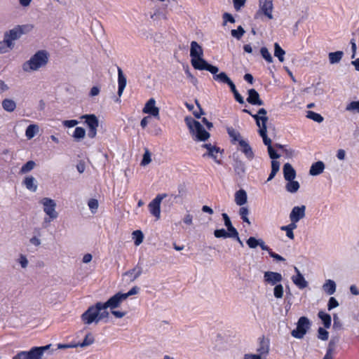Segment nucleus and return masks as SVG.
Returning a JSON list of instances; mask_svg holds the SVG:
<instances>
[{"label": "nucleus", "mask_w": 359, "mask_h": 359, "mask_svg": "<svg viewBox=\"0 0 359 359\" xmlns=\"http://www.w3.org/2000/svg\"><path fill=\"white\" fill-rule=\"evenodd\" d=\"M190 57L191 64L195 69L205 70L210 73L216 72L217 67L209 63L203 57V48L195 41L191 42Z\"/></svg>", "instance_id": "f257e3e1"}, {"label": "nucleus", "mask_w": 359, "mask_h": 359, "mask_svg": "<svg viewBox=\"0 0 359 359\" xmlns=\"http://www.w3.org/2000/svg\"><path fill=\"white\" fill-rule=\"evenodd\" d=\"M49 59V54L45 50H41L36 52L29 60L22 64V69L26 72L36 71L40 68L45 67Z\"/></svg>", "instance_id": "f03ea898"}, {"label": "nucleus", "mask_w": 359, "mask_h": 359, "mask_svg": "<svg viewBox=\"0 0 359 359\" xmlns=\"http://www.w3.org/2000/svg\"><path fill=\"white\" fill-rule=\"evenodd\" d=\"M184 122L189 130V133L194 137L195 141L205 142L208 140L210 134L201 123L191 116H186Z\"/></svg>", "instance_id": "7ed1b4c3"}, {"label": "nucleus", "mask_w": 359, "mask_h": 359, "mask_svg": "<svg viewBox=\"0 0 359 359\" xmlns=\"http://www.w3.org/2000/svg\"><path fill=\"white\" fill-rule=\"evenodd\" d=\"M53 349L52 344L42 346H33L29 351H22L18 353L13 359H43L44 354H52Z\"/></svg>", "instance_id": "20e7f679"}, {"label": "nucleus", "mask_w": 359, "mask_h": 359, "mask_svg": "<svg viewBox=\"0 0 359 359\" xmlns=\"http://www.w3.org/2000/svg\"><path fill=\"white\" fill-rule=\"evenodd\" d=\"M101 302H98L94 305L88 308V309L83 313L81 316V320L86 325H90L93 323H98V311L102 310Z\"/></svg>", "instance_id": "39448f33"}, {"label": "nucleus", "mask_w": 359, "mask_h": 359, "mask_svg": "<svg viewBox=\"0 0 359 359\" xmlns=\"http://www.w3.org/2000/svg\"><path fill=\"white\" fill-rule=\"evenodd\" d=\"M311 323L306 316H302L297 323V327L291 332V334L296 339H302L310 329Z\"/></svg>", "instance_id": "423d86ee"}, {"label": "nucleus", "mask_w": 359, "mask_h": 359, "mask_svg": "<svg viewBox=\"0 0 359 359\" xmlns=\"http://www.w3.org/2000/svg\"><path fill=\"white\" fill-rule=\"evenodd\" d=\"M29 25H17L12 29H10L8 32H6L4 34V39H7L8 43L10 46H13L14 47V43L13 41L17 40L21 37V36L25 34L27 32L29 31Z\"/></svg>", "instance_id": "0eeeda50"}, {"label": "nucleus", "mask_w": 359, "mask_h": 359, "mask_svg": "<svg viewBox=\"0 0 359 359\" xmlns=\"http://www.w3.org/2000/svg\"><path fill=\"white\" fill-rule=\"evenodd\" d=\"M81 119H84V123L88 128V136L90 138L95 137L97 135V128L99 126V120L97 117L93 114H83L80 117Z\"/></svg>", "instance_id": "6e6552de"}, {"label": "nucleus", "mask_w": 359, "mask_h": 359, "mask_svg": "<svg viewBox=\"0 0 359 359\" xmlns=\"http://www.w3.org/2000/svg\"><path fill=\"white\" fill-rule=\"evenodd\" d=\"M218 72H219V68L217 67L215 72H211V74L213 76L214 80H215L219 83L227 84L229 86L230 90L233 94L235 93V92H237L238 90L236 89V85L231 81V79L228 76L226 73L224 72H221L220 73L218 74Z\"/></svg>", "instance_id": "1a4fd4ad"}, {"label": "nucleus", "mask_w": 359, "mask_h": 359, "mask_svg": "<svg viewBox=\"0 0 359 359\" xmlns=\"http://www.w3.org/2000/svg\"><path fill=\"white\" fill-rule=\"evenodd\" d=\"M167 196L166 194H158L149 204L148 207L150 213L157 219L161 216V203L163 198Z\"/></svg>", "instance_id": "9d476101"}, {"label": "nucleus", "mask_w": 359, "mask_h": 359, "mask_svg": "<svg viewBox=\"0 0 359 359\" xmlns=\"http://www.w3.org/2000/svg\"><path fill=\"white\" fill-rule=\"evenodd\" d=\"M124 300L126 299L123 297V293L118 292L111 297L107 302H101V306L103 309H107L108 308H110L111 310H113L119 307L121 302Z\"/></svg>", "instance_id": "9b49d317"}, {"label": "nucleus", "mask_w": 359, "mask_h": 359, "mask_svg": "<svg viewBox=\"0 0 359 359\" xmlns=\"http://www.w3.org/2000/svg\"><path fill=\"white\" fill-rule=\"evenodd\" d=\"M41 203L43 205V211L49 216L51 220L57 217L58 214L55 211L56 203L54 200L49 198H43Z\"/></svg>", "instance_id": "f8f14e48"}, {"label": "nucleus", "mask_w": 359, "mask_h": 359, "mask_svg": "<svg viewBox=\"0 0 359 359\" xmlns=\"http://www.w3.org/2000/svg\"><path fill=\"white\" fill-rule=\"evenodd\" d=\"M233 160V167L235 173L242 178L245 174V164L240 158V155L238 152H234L230 156Z\"/></svg>", "instance_id": "ddd939ff"}, {"label": "nucleus", "mask_w": 359, "mask_h": 359, "mask_svg": "<svg viewBox=\"0 0 359 359\" xmlns=\"http://www.w3.org/2000/svg\"><path fill=\"white\" fill-rule=\"evenodd\" d=\"M142 111L144 114H147L159 119V108L156 106V100L153 97L150 98L146 102Z\"/></svg>", "instance_id": "4468645a"}, {"label": "nucleus", "mask_w": 359, "mask_h": 359, "mask_svg": "<svg viewBox=\"0 0 359 359\" xmlns=\"http://www.w3.org/2000/svg\"><path fill=\"white\" fill-rule=\"evenodd\" d=\"M283 280L281 273L274 271H265L264 273V281L271 285H275Z\"/></svg>", "instance_id": "2eb2a0df"}, {"label": "nucleus", "mask_w": 359, "mask_h": 359, "mask_svg": "<svg viewBox=\"0 0 359 359\" xmlns=\"http://www.w3.org/2000/svg\"><path fill=\"white\" fill-rule=\"evenodd\" d=\"M202 147L207 149V152L203 155V157L208 156L212 158L217 163H221V161L217 159V154L220 152L219 147L212 145L211 144H203Z\"/></svg>", "instance_id": "dca6fc26"}, {"label": "nucleus", "mask_w": 359, "mask_h": 359, "mask_svg": "<svg viewBox=\"0 0 359 359\" xmlns=\"http://www.w3.org/2000/svg\"><path fill=\"white\" fill-rule=\"evenodd\" d=\"M248 97H247V102L252 105H264V101L260 98L259 93L254 88L249 89L248 90Z\"/></svg>", "instance_id": "f3484780"}, {"label": "nucleus", "mask_w": 359, "mask_h": 359, "mask_svg": "<svg viewBox=\"0 0 359 359\" xmlns=\"http://www.w3.org/2000/svg\"><path fill=\"white\" fill-rule=\"evenodd\" d=\"M259 2L261 12L269 19H273V0H259Z\"/></svg>", "instance_id": "a211bd4d"}, {"label": "nucleus", "mask_w": 359, "mask_h": 359, "mask_svg": "<svg viewBox=\"0 0 359 359\" xmlns=\"http://www.w3.org/2000/svg\"><path fill=\"white\" fill-rule=\"evenodd\" d=\"M305 211L306 206L304 205L301 206H294L290 213V219L299 222L305 217Z\"/></svg>", "instance_id": "6ab92c4d"}, {"label": "nucleus", "mask_w": 359, "mask_h": 359, "mask_svg": "<svg viewBox=\"0 0 359 359\" xmlns=\"http://www.w3.org/2000/svg\"><path fill=\"white\" fill-rule=\"evenodd\" d=\"M294 270L297 273L296 276L292 277L293 283L299 288L304 289L308 286V282L305 280L304 276L301 273L299 270L294 267Z\"/></svg>", "instance_id": "aec40b11"}, {"label": "nucleus", "mask_w": 359, "mask_h": 359, "mask_svg": "<svg viewBox=\"0 0 359 359\" xmlns=\"http://www.w3.org/2000/svg\"><path fill=\"white\" fill-rule=\"evenodd\" d=\"M238 144L241 147V151L245 154L246 158L250 161L252 160L255 157V154L248 142L244 140H240Z\"/></svg>", "instance_id": "412c9836"}, {"label": "nucleus", "mask_w": 359, "mask_h": 359, "mask_svg": "<svg viewBox=\"0 0 359 359\" xmlns=\"http://www.w3.org/2000/svg\"><path fill=\"white\" fill-rule=\"evenodd\" d=\"M127 80L122 69L118 67V95L121 97L126 86Z\"/></svg>", "instance_id": "4be33fe9"}, {"label": "nucleus", "mask_w": 359, "mask_h": 359, "mask_svg": "<svg viewBox=\"0 0 359 359\" xmlns=\"http://www.w3.org/2000/svg\"><path fill=\"white\" fill-rule=\"evenodd\" d=\"M283 176L286 181H290V180H294L296 177V170L294 169L292 165L286 163L284 164L283 168Z\"/></svg>", "instance_id": "5701e85b"}, {"label": "nucleus", "mask_w": 359, "mask_h": 359, "mask_svg": "<svg viewBox=\"0 0 359 359\" xmlns=\"http://www.w3.org/2000/svg\"><path fill=\"white\" fill-rule=\"evenodd\" d=\"M325 165V163L318 161L313 163L309 170V175L311 176H318L323 172Z\"/></svg>", "instance_id": "b1692460"}, {"label": "nucleus", "mask_w": 359, "mask_h": 359, "mask_svg": "<svg viewBox=\"0 0 359 359\" xmlns=\"http://www.w3.org/2000/svg\"><path fill=\"white\" fill-rule=\"evenodd\" d=\"M269 351V341L266 339L264 337L259 339V346L257 349V351L259 353L257 355H260L262 357V355H267Z\"/></svg>", "instance_id": "393cba45"}, {"label": "nucleus", "mask_w": 359, "mask_h": 359, "mask_svg": "<svg viewBox=\"0 0 359 359\" xmlns=\"http://www.w3.org/2000/svg\"><path fill=\"white\" fill-rule=\"evenodd\" d=\"M247 201L248 195L244 189H241L235 193V202L238 205L242 206L245 205Z\"/></svg>", "instance_id": "a878e982"}, {"label": "nucleus", "mask_w": 359, "mask_h": 359, "mask_svg": "<svg viewBox=\"0 0 359 359\" xmlns=\"http://www.w3.org/2000/svg\"><path fill=\"white\" fill-rule=\"evenodd\" d=\"M266 114H267V111L264 108H260L258 110L257 114H252L251 116L255 119V121L256 122V125L257 126H259L260 123H263L264 118H265L266 121L269 120L268 117L266 116Z\"/></svg>", "instance_id": "bb28decb"}, {"label": "nucleus", "mask_w": 359, "mask_h": 359, "mask_svg": "<svg viewBox=\"0 0 359 359\" xmlns=\"http://www.w3.org/2000/svg\"><path fill=\"white\" fill-rule=\"evenodd\" d=\"M23 184L31 191L35 192L37 189L36 180L33 176H27L23 180Z\"/></svg>", "instance_id": "cd10ccee"}, {"label": "nucleus", "mask_w": 359, "mask_h": 359, "mask_svg": "<svg viewBox=\"0 0 359 359\" xmlns=\"http://www.w3.org/2000/svg\"><path fill=\"white\" fill-rule=\"evenodd\" d=\"M178 194H171V197H173V200L176 203H182V199L186 195L187 189L186 186L183 184H181L177 187Z\"/></svg>", "instance_id": "c85d7f7f"}, {"label": "nucleus", "mask_w": 359, "mask_h": 359, "mask_svg": "<svg viewBox=\"0 0 359 359\" xmlns=\"http://www.w3.org/2000/svg\"><path fill=\"white\" fill-rule=\"evenodd\" d=\"M318 317L321 320L322 323L325 328H330L332 324L331 316L323 311L318 313Z\"/></svg>", "instance_id": "c756f323"}, {"label": "nucleus", "mask_w": 359, "mask_h": 359, "mask_svg": "<svg viewBox=\"0 0 359 359\" xmlns=\"http://www.w3.org/2000/svg\"><path fill=\"white\" fill-rule=\"evenodd\" d=\"M323 289L327 294L332 295L336 292V283L332 280H327L323 285Z\"/></svg>", "instance_id": "7c9ffc66"}, {"label": "nucleus", "mask_w": 359, "mask_h": 359, "mask_svg": "<svg viewBox=\"0 0 359 359\" xmlns=\"http://www.w3.org/2000/svg\"><path fill=\"white\" fill-rule=\"evenodd\" d=\"M344 55V52L341 50H337L335 52H331L328 54L330 63L332 65L339 63Z\"/></svg>", "instance_id": "2f4dec72"}, {"label": "nucleus", "mask_w": 359, "mask_h": 359, "mask_svg": "<svg viewBox=\"0 0 359 359\" xmlns=\"http://www.w3.org/2000/svg\"><path fill=\"white\" fill-rule=\"evenodd\" d=\"M39 131V127L36 124H30L25 130V135L28 140L32 139Z\"/></svg>", "instance_id": "473e14b6"}, {"label": "nucleus", "mask_w": 359, "mask_h": 359, "mask_svg": "<svg viewBox=\"0 0 359 359\" xmlns=\"http://www.w3.org/2000/svg\"><path fill=\"white\" fill-rule=\"evenodd\" d=\"M142 273V269L138 264L134 267L133 269L127 271L123 273V276H132L134 274L133 277L131 278L130 281H134L137 278L140 276Z\"/></svg>", "instance_id": "72a5a7b5"}, {"label": "nucleus", "mask_w": 359, "mask_h": 359, "mask_svg": "<svg viewBox=\"0 0 359 359\" xmlns=\"http://www.w3.org/2000/svg\"><path fill=\"white\" fill-rule=\"evenodd\" d=\"M2 107L8 112H13L16 108V103L11 99L6 98L2 101Z\"/></svg>", "instance_id": "f704fd0d"}, {"label": "nucleus", "mask_w": 359, "mask_h": 359, "mask_svg": "<svg viewBox=\"0 0 359 359\" xmlns=\"http://www.w3.org/2000/svg\"><path fill=\"white\" fill-rule=\"evenodd\" d=\"M299 183L294 180L287 181V183L285 185L286 191L292 194L296 193L299 190Z\"/></svg>", "instance_id": "c9c22d12"}, {"label": "nucleus", "mask_w": 359, "mask_h": 359, "mask_svg": "<svg viewBox=\"0 0 359 359\" xmlns=\"http://www.w3.org/2000/svg\"><path fill=\"white\" fill-rule=\"evenodd\" d=\"M285 51L280 47L278 43H274V56L276 57L280 62H283L285 60L284 55Z\"/></svg>", "instance_id": "e433bc0d"}, {"label": "nucleus", "mask_w": 359, "mask_h": 359, "mask_svg": "<svg viewBox=\"0 0 359 359\" xmlns=\"http://www.w3.org/2000/svg\"><path fill=\"white\" fill-rule=\"evenodd\" d=\"M226 131L229 137L231 138V142L234 144L236 142L239 143V140H241V134L239 132L236 131L232 127H228L226 128Z\"/></svg>", "instance_id": "4c0bfd02"}, {"label": "nucleus", "mask_w": 359, "mask_h": 359, "mask_svg": "<svg viewBox=\"0 0 359 359\" xmlns=\"http://www.w3.org/2000/svg\"><path fill=\"white\" fill-rule=\"evenodd\" d=\"M86 136V130L82 127H76L72 135L76 141L79 142Z\"/></svg>", "instance_id": "58836bf2"}, {"label": "nucleus", "mask_w": 359, "mask_h": 359, "mask_svg": "<svg viewBox=\"0 0 359 359\" xmlns=\"http://www.w3.org/2000/svg\"><path fill=\"white\" fill-rule=\"evenodd\" d=\"M306 117L309 119L313 120L315 122L318 123H322L324 120V118L321 114L316 113L315 111H308Z\"/></svg>", "instance_id": "ea45409f"}, {"label": "nucleus", "mask_w": 359, "mask_h": 359, "mask_svg": "<svg viewBox=\"0 0 359 359\" xmlns=\"http://www.w3.org/2000/svg\"><path fill=\"white\" fill-rule=\"evenodd\" d=\"M94 341H95L94 337L93 336L92 333L89 332L85 336L83 341L79 343V347L83 348V347H86V346L93 344L94 343Z\"/></svg>", "instance_id": "a19ab883"}, {"label": "nucleus", "mask_w": 359, "mask_h": 359, "mask_svg": "<svg viewBox=\"0 0 359 359\" xmlns=\"http://www.w3.org/2000/svg\"><path fill=\"white\" fill-rule=\"evenodd\" d=\"M133 238L134 239V243L135 245H140L144 239V235L142 231L136 230L133 232Z\"/></svg>", "instance_id": "79ce46f5"}, {"label": "nucleus", "mask_w": 359, "mask_h": 359, "mask_svg": "<svg viewBox=\"0 0 359 359\" xmlns=\"http://www.w3.org/2000/svg\"><path fill=\"white\" fill-rule=\"evenodd\" d=\"M248 214H249V209L248 207H241L239 209V215L241 216V219L244 222H246L248 224H250L251 223L249 220V218L248 217Z\"/></svg>", "instance_id": "37998d69"}, {"label": "nucleus", "mask_w": 359, "mask_h": 359, "mask_svg": "<svg viewBox=\"0 0 359 359\" xmlns=\"http://www.w3.org/2000/svg\"><path fill=\"white\" fill-rule=\"evenodd\" d=\"M245 33V31L241 25H239L236 29L231 31V36L238 40L241 39Z\"/></svg>", "instance_id": "c03bdc74"}, {"label": "nucleus", "mask_w": 359, "mask_h": 359, "mask_svg": "<svg viewBox=\"0 0 359 359\" xmlns=\"http://www.w3.org/2000/svg\"><path fill=\"white\" fill-rule=\"evenodd\" d=\"M260 54L262 57L269 63L273 62V57L266 47L260 48Z\"/></svg>", "instance_id": "a18cd8bd"}, {"label": "nucleus", "mask_w": 359, "mask_h": 359, "mask_svg": "<svg viewBox=\"0 0 359 359\" xmlns=\"http://www.w3.org/2000/svg\"><path fill=\"white\" fill-rule=\"evenodd\" d=\"M36 163L34 161H28L20 168L21 173H27L31 171L35 167Z\"/></svg>", "instance_id": "49530a36"}, {"label": "nucleus", "mask_w": 359, "mask_h": 359, "mask_svg": "<svg viewBox=\"0 0 359 359\" xmlns=\"http://www.w3.org/2000/svg\"><path fill=\"white\" fill-rule=\"evenodd\" d=\"M284 293V288L283 285L278 283L275 285L273 288V295L277 299H280L283 297Z\"/></svg>", "instance_id": "de8ad7c7"}, {"label": "nucleus", "mask_w": 359, "mask_h": 359, "mask_svg": "<svg viewBox=\"0 0 359 359\" xmlns=\"http://www.w3.org/2000/svg\"><path fill=\"white\" fill-rule=\"evenodd\" d=\"M13 48V46H10L8 43L7 39H4L3 41H0V54L5 53Z\"/></svg>", "instance_id": "09e8293b"}, {"label": "nucleus", "mask_w": 359, "mask_h": 359, "mask_svg": "<svg viewBox=\"0 0 359 359\" xmlns=\"http://www.w3.org/2000/svg\"><path fill=\"white\" fill-rule=\"evenodd\" d=\"M327 328L320 327L318 329V338L323 341H326L329 337V332L326 330Z\"/></svg>", "instance_id": "8fccbe9b"}, {"label": "nucleus", "mask_w": 359, "mask_h": 359, "mask_svg": "<svg viewBox=\"0 0 359 359\" xmlns=\"http://www.w3.org/2000/svg\"><path fill=\"white\" fill-rule=\"evenodd\" d=\"M151 161V153L148 149H145V151L143 154V157L141 161V165H147Z\"/></svg>", "instance_id": "3c124183"}, {"label": "nucleus", "mask_w": 359, "mask_h": 359, "mask_svg": "<svg viewBox=\"0 0 359 359\" xmlns=\"http://www.w3.org/2000/svg\"><path fill=\"white\" fill-rule=\"evenodd\" d=\"M267 121L265 118L263 120V123H260L258 130V133L261 137L265 136L267 135Z\"/></svg>", "instance_id": "603ef678"}, {"label": "nucleus", "mask_w": 359, "mask_h": 359, "mask_svg": "<svg viewBox=\"0 0 359 359\" xmlns=\"http://www.w3.org/2000/svg\"><path fill=\"white\" fill-rule=\"evenodd\" d=\"M347 111L359 113V101H352L346 107Z\"/></svg>", "instance_id": "864d4df0"}, {"label": "nucleus", "mask_w": 359, "mask_h": 359, "mask_svg": "<svg viewBox=\"0 0 359 359\" xmlns=\"http://www.w3.org/2000/svg\"><path fill=\"white\" fill-rule=\"evenodd\" d=\"M226 229L227 238H236L238 236H239L237 229L233 225L227 227Z\"/></svg>", "instance_id": "5fc2aeb1"}, {"label": "nucleus", "mask_w": 359, "mask_h": 359, "mask_svg": "<svg viewBox=\"0 0 359 359\" xmlns=\"http://www.w3.org/2000/svg\"><path fill=\"white\" fill-rule=\"evenodd\" d=\"M259 239L255 237L250 236L247 241L246 243L250 248L255 249L258 246Z\"/></svg>", "instance_id": "6e6d98bb"}, {"label": "nucleus", "mask_w": 359, "mask_h": 359, "mask_svg": "<svg viewBox=\"0 0 359 359\" xmlns=\"http://www.w3.org/2000/svg\"><path fill=\"white\" fill-rule=\"evenodd\" d=\"M214 236L217 238H226L227 231L224 229H215L214 231Z\"/></svg>", "instance_id": "4d7b16f0"}, {"label": "nucleus", "mask_w": 359, "mask_h": 359, "mask_svg": "<svg viewBox=\"0 0 359 359\" xmlns=\"http://www.w3.org/2000/svg\"><path fill=\"white\" fill-rule=\"evenodd\" d=\"M267 149L269 156L272 159V161H276V159L280 157V155L277 153V151L273 148L272 146H270V147L267 148Z\"/></svg>", "instance_id": "13d9d810"}, {"label": "nucleus", "mask_w": 359, "mask_h": 359, "mask_svg": "<svg viewBox=\"0 0 359 359\" xmlns=\"http://www.w3.org/2000/svg\"><path fill=\"white\" fill-rule=\"evenodd\" d=\"M88 205L93 212H95L99 206L97 200L95 198L90 199L88 201Z\"/></svg>", "instance_id": "bf43d9fd"}, {"label": "nucleus", "mask_w": 359, "mask_h": 359, "mask_svg": "<svg viewBox=\"0 0 359 359\" xmlns=\"http://www.w3.org/2000/svg\"><path fill=\"white\" fill-rule=\"evenodd\" d=\"M339 306L338 301L333 297H331L329 299L328 303H327V309L329 311L332 310L333 309L337 308Z\"/></svg>", "instance_id": "052dcab7"}, {"label": "nucleus", "mask_w": 359, "mask_h": 359, "mask_svg": "<svg viewBox=\"0 0 359 359\" xmlns=\"http://www.w3.org/2000/svg\"><path fill=\"white\" fill-rule=\"evenodd\" d=\"M333 328L334 330H341L342 328V323L336 313L333 315Z\"/></svg>", "instance_id": "680f3d73"}, {"label": "nucleus", "mask_w": 359, "mask_h": 359, "mask_svg": "<svg viewBox=\"0 0 359 359\" xmlns=\"http://www.w3.org/2000/svg\"><path fill=\"white\" fill-rule=\"evenodd\" d=\"M223 20H224V22H223V25H225L226 22H230V23H234L235 22V19L233 18V16L231 14V13H224L223 14Z\"/></svg>", "instance_id": "e2e57ef3"}, {"label": "nucleus", "mask_w": 359, "mask_h": 359, "mask_svg": "<svg viewBox=\"0 0 359 359\" xmlns=\"http://www.w3.org/2000/svg\"><path fill=\"white\" fill-rule=\"evenodd\" d=\"M246 0H233V7L236 11H238L245 4Z\"/></svg>", "instance_id": "0e129e2a"}, {"label": "nucleus", "mask_w": 359, "mask_h": 359, "mask_svg": "<svg viewBox=\"0 0 359 359\" xmlns=\"http://www.w3.org/2000/svg\"><path fill=\"white\" fill-rule=\"evenodd\" d=\"M139 291H140V287L137 286H134L128 292L123 293V297H124L125 299H126L130 296L137 294L139 292Z\"/></svg>", "instance_id": "69168bd1"}, {"label": "nucleus", "mask_w": 359, "mask_h": 359, "mask_svg": "<svg viewBox=\"0 0 359 359\" xmlns=\"http://www.w3.org/2000/svg\"><path fill=\"white\" fill-rule=\"evenodd\" d=\"M185 74H187V76L190 79V81L193 83V85L196 86L198 83V79L191 73L188 66L185 69Z\"/></svg>", "instance_id": "338daca9"}, {"label": "nucleus", "mask_w": 359, "mask_h": 359, "mask_svg": "<svg viewBox=\"0 0 359 359\" xmlns=\"http://www.w3.org/2000/svg\"><path fill=\"white\" fill-rule=\"evenodd\" d=\"M109 316V311H107V309H102V310H100L98 311V323L100 321V320H104V318H108Z\"/></svg>", "instance_id": "774afa93"}]
</instances>
